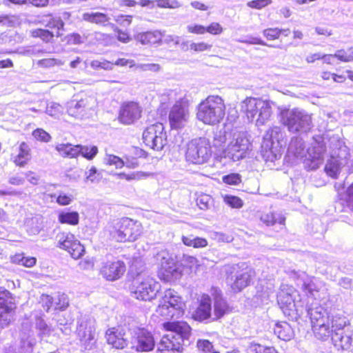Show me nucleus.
Returning <instances> with one entry per match:
<instances>
[{
    "label": "nucleus",
    "mask_w": 353,
    "mask_h": 353,
    "mask_svg": "<svg viewBox=\"0 0 353 353\" xmlns=\"http://www.w3.org/2000/svg\"><path fill=\"white\" fill-rule=\"evenodd\" d=\"M274 332L278 338L283 341H289L294 336L291 326L285 321L276 323L274 327Z\"/></svg>",
    "instance_id": "32"
},
{
    "label": "nucleus",
    "mask_w": 353,
    "mask_h": 353,
    "mask_svg": "<svg viewBox=\"0 0 353 353\" xmlns=\"http://www.w3.org/2000/svg\"><path fill=\"white\" fill-rule=\"evenodd\" d=\"M163 327L168 333L161 338L157 352L181 353L183 341L190 334V325L184 321H174L163 323Z\"/></svg>",
    "instance_id": "2"
},
{
    "label": "nucleus",
    "mask_w": 353,
    "mask_h": 353,
    "mask_svg": "<svg viewBox=\"0 0 353 353\" xmlns=\"http://www.w3.org/2000/svg\"><path fill=\"white\" fill-rule=\"evenodd\" d=\"M31 159L30 150L29 146L24 142L21 143L19 147L18 152L15 155H12L13 162L20 167L25 166Z\"/></svg>",
    "instance_id": "31"
},
{
    "label": "nucleus",
    "mask_w": 353,
    "mask_h": 353,
    "mask_svg": "<svg viewBox=\"0 0 353 353\" xmlns=\"http://www.w3.org/2000/svg\"><path fill=\"white\" fill-rule=\"evenodd\" d=\"M223 181L229 185H238L241 183V176L239 174H230L223 177Z\"/></svg>",
    "instance_id": "64"
},
{
    "label": "nucleus",
    "mask_w": 353,
    "mask_h": 353,
    "mask_svg": "<svg viewBox=\"0 0 353 353\" xmlns=\"http://www.w3.org/2000/svg\"><path fill=\"white\" fill-rule=\"evenodd\" d=\"M250 350L254 353H276L273 347L264 346L257 343H252L250 346Z\"/></svg>",
    "instance_id": "54"
},
{
    "label": "nucleus",
    "mask_w": 353,
    "mask_h": 353,
    "mask_svg": "<svg viewBox=\"0 0 353 353\" xmlns=\"http://www.w3.org/2000/svg\"><path fill=\"white\" fill-rule=\"evenodd\" d=\"M150 175V173L141 171L131 172L129 173L120 172L116 174V176H117L118 179H125L128 181H139L141 179H146Z\"/></svg>",
    "instance_id": "39"
},
{
    "label": "nucleus",
    "mask_w": 353,
    "mask_h": 353,
    "mask_svg": "<svg viewBox=\"0 0 353 353\" xmlns=\"http://www.w3.org/2000/svg\"><path fill=\"white\" fill-rule=\"evenodd\" d=\"M161 65L157 63H139L136 65V70L140 71H151L158 72L161 70Z\"/></svg>",
    "instance_id": "57"
},
{
    "label": "nucleus",
    "mask_w": 353,
    "mask_h": 353,
    "mask_svg": "<svg viewBox=\"0 0 353 353\" xmlns=\"http://www.w3.org/2000/svg\"><path fill=\"white\" fill-rule=\"evenodd\" d=\"M176 92L174 90H165L161 96V103L165 104L171 101L176 99Z\"/></svg>",
    "instance_id": "63"
},
{
    "label": "nucleus",
    "mask_w": 353,
    "mask_h": 353,
    "mask_svg": "<svg viewBox=\"0 0 353 353\" xmlns=\"http://www.w3.org/2000/svg\"><path fill=\"white\" fill-rule=\"evenodd\" d=\"M285 132L274 126L265 134L261 145V153L267 161L274 162L281 157V148L285 145Z\"/></svg>",
    "instance_id": "9"
},
{
    "label": "nucleus",
    "mask_w": 353,
    "mask_h": 353,
    "mask_svg": "<svg viewBox=\"0 0 353 353\" xmlns=\"http://www.w3.org/2000/svg\"><path fill=\"white\" fill-rule=\"evenodd\" d=\"M182 241L185 245L194 248H203L208 245V241L205 239L193 235L183 236Z\"/></svg>",
    "instance_id": "37"
},
{
    "label": "nucleus",
    "mask_w": 353,
    "mask_h": 353,
    "mask_svg": "<svg viewBox=\"0 0 353 353\" xmlns=\"http://www.w3.org/2000/svg\"><path fill=\"white\" fill-rule=\"evenodd\" d=\"M125 272V263L119 260L107 261L102 263L99 271L103 278L109 281L118 280Z\"/></svg>",
    "instance_id": "26"
},
{
    "label": "nucleus",
    "mask_w": 353,
    "mask_h": 353,
    "mask_svg": "<svg viewBox=\"0 0 353 353\" xmlns=\"http://www.w3.org/2000/svg\"><path fill=\"white\" fill-rule=\"evenodd\" d=\"M58 221L62 224L76 225L79 221V214L75 211L63 210L58 215Z\"/></svg>",
    "instance_id": "34"
},
{
    "label": "nucleus",
    "mask_w": 353,
    "mask_h": 353,
    "mask_svg": "<svg viewBox=\"0 0 353 353\" xmlns=\"http://www.w3.org/2000/svg\"><path fill=\"white\" fill-rule=\"evenodd\" d=\"M328 142L330 158L325 164V171L330 176L336 178L342 168L349 163V149L338 135L331 137Z\"/></svg>",
    "instance_id": "4"
},
{
    "label": "nucleus",
    "mask_w": 353,
    "mask_h": 353,
    "mask_svg": "<svg viewBox=\"0 0 353 353\" xmlns=\"http://www.w3.org/2000/svg\"><path fill=\"white\" fill-rule=\"evenodd\" d=\"M212 311L211 299L208 294H203L199 305L193 313V317L197 321H204L210 317Z\"/></svg>",
    "instance_id": "28"
},
{
    "label": "nucleus",
    "mask_w": 353,
    "mask_h": 353,
    "mask_svg": "<svg viewBox=\"0 0 353 353\" xmlns=\"http://www.w3.org/2000/svg\"><path fill=\"white\" fill-rule=\"evenodd\" d=\"M326 143L324 139L319 137L314 139L311 146L307 150L305 154L303 147V141L301 138L294 137L290 143L288 156L293 157L296 159H302L304 157L310 162L309 166L310 169H317L323 162L324 154L327 151Z\"/></svg>",
    "instance_id": "3"
},
{
    "label": "nucleus",
    "mask_w": 353,
    "mask_h": 353,
    "mask_svg": "<svg viewBox=\"0 0 353 353\" xmlns=\"http://www.w3.org/2000/svg\"><path fill=\"white\" fill-rule=\"evenodd\" d=\"M102 178L101 172L94 167L92 166L89 170L85 172V182L91 183H99Z\"/></svg>",
    "instance_id": "42"
},
{
    "label": "nucleus",
    "mask_w": 353,
    "mask_h": 353,
    "mask_svg": "<svg viewBox=\"0 0 353 353\" xmlns=\"http://www.w3.org/2000/svg\"><path fill=\"white\" fill-rule=\"evenodd\" d=\"M294 279L296 280V285L301 286L307 294L308 299L322 301L327 297L325 288H322L323 284L316 278L310 277L305 272H292Z\"/></svg>",
    "instance_id": "15"
},
{
    "label": "nucleus",
    "mask_w": 353,
    "mask_h": 353,
    "mask_svg": "<svg viewBox=\"0 0 353 353\" xmlns=\"http://www.w3.org/2000/svg\"><path fill=\"white\" fill-rule=\"evenodd\" d=\"M143 108L138 103L128 101L123 103L120 108L119 119L125 125H131L137 121L142 115Z\"/></svg>",
    "instance_id": "25"
},
{
    "label": "nucleus",
    "mask_w": 353,
    "mask_h": 353,
    "mask_svg": "<svg viewBox=\"0 0 353 353\" xmlns=\"http://www.w3.org/2000/svg\"><path fill=\"white\" fill-rule=\"evenodd\" d=\"M143 140L145 145L154 150H161L167 141V135L161 123H155L146 128L143 132Z\"/></svg>",
    "instance_id": "18"
},
{
    "label": "nucleus",
    "mask_w": 353,
    "mask_h": 353,
    "mask_svg": "<svg viewBox=\"0 0 353 353\" xmlns=\"http://www.w3.org/2000/svg\"><path fill=\"white\" fill-rule=\"evenodd\" d=\"M63 64V63L61 60L54 58L43 59L37 62L39 66L45 68H50L55 65H61Z\"/></svg>",
    "instance_id": "56"
},
{
    "label": "nucleus",
    "mask_w": 353,
    "mask_h": 353,
    "mask_svg": "<svg viewBox=\"0 0 353 353\" xmlns=\"http://www.w3.org/2000/svg\"><path fill=\"white\" fill-rule=\"evenodd\" d=\"M212 156V148L210 141L205 138L194 139L189 141L186 145L185 159L193 164H203Z\"/></svg>",
    "instance_id": "14"
},
{
    "label": "nucleus",
    "mask_w": 353,
    "mask_h": 353,
    "mask_svg": "<svg viewBox=\"0 0 353 353\" xmlns=\"http://www.w3.org/2000/svg\"><path fill=\"white\" fill-rule=\"evenodd\" d=\"M214 300V314L216 319H221L225 314L230 312V307L223 299L221 290L216 288H212L210 291Z\"/></svg>",
    "instance_id": "27"
},
{
    "label": "nucleus",
    "mask_w": 353,
    "mask_h": 353,
    "mask_svg": "<svg viewBox=\"0 0 353 353\" xmlns=\"http://www.w3.org/2000/svg\"><path fill=\"white\" fill-rule=\"evenodd\" d=\"M185 303L179 294L172 289H168L159 301L155 310V315L163 319H178L183 316Z\"/></svg>",
    "instance_id": "8"
},
{
    "label": "nucleus",
    "mask_w": 353,
    "mask_h": 353,
    "mask_svg": "<svg viewBox=\"0 0 353 353\" xmlns=\"http://www.w3.org/2000/svg\"><path fill=\"white\" fill-rule=\"evenodd\" d=\"M52 197L56 198V202L59 205H68L72 203L74 199V196L72 194L66 193L63 191H60L56 194L52 195Z\"/></svg>",
    "instance_id": "44"
},
{
    "label": "nucleus",
    "mask_w": 353,
    "mask_h": 353,
    "mask_svg": "<svg viewBox=\"0 0 353 353\" xmlns=\"http://www.w3.org/2000/svg\"><path fill=\"white\" fill-rule=\"evenodd\" d=\"M161 284L147 273L138 274L130 288L132 297L141 301H150L157 297Z\"/></svg>",
    "instance_id": "10"
},
{
    "label": "nucleus",
    "mask_w": 353,
    "mask_h": 353,
    "mask_svg": "<svg viewBox=\"0 0 353 353\" xmlns=\"http://www.w3.org/2000/svg\"><path fill=\"white\" fill-rule=\"evenodd\" d=\"M62 106L55 102H50L46 105V112L50 117L58 118L63 113Z\"/></svg>",
    "instance_id": "45"
},
{
    "label": "nucleus",
    "mask_w": 353,
    "mask_h": 353,
    "mask_svg": "<svg viewBox=\"0 0 353 353\" xmlns=\"http://www.w3.org/2000/svg\"><path fill=\"white\" fill-rule=\"evenodd\" d=\"M157 5L159 8H177L180 3L176 0H157Z\"/></svg>",
    "instance_id": "62"
},
{
    "label": "nucleus",
    "mask_w": 353,
    "mask_h": 353,
    "mask_svg": "<svg viewBox=\"0 0 353 353\" xmlns=\"http://www.w3.org/2000/svg\"><path fill=\"white\" fill-rule=\"evenodd\" d=\"M36 327L42 338L50 336L53 331V329L48 325L42 319H37Z\"/></svg>",
    "instance_id": "50"
},
{
    "label": "nucleus",
    "mask_w": 353,
    "mask_h": 353,
    "mask_svg": "<svg viewBox=\"0 0 353 353\" xmlns=\"http://www.w3.org/2000/svg\"><path fill=\"white\" fill-rule=\"evenodd\" d=\"M105 337L108 343L116 349H123L127 346L128 343L123 334L114 327L106 331Z\"/></svg>",
    "instance_id": "30"
},
{
    "label": "nucleus",
    "mask_w": 353,
    "mask_h": 353,
    "mask_svg": "<svg viewBox=\"0 0 353 353\" xmlns=\"http://www.w3.org/2000/svg\"><path fill=\"white\" fill-rule=\"evenodd\" d=\"M76 334L80 345L85 351L94 350L97 347L96 322L94 318L81 316L77 322Z\"/></svg>",
    "instance_id": "13"
},
{
    "label": "nucleus",
    "mask_w": 353,
    "mask_h": 353,
    "mask_svg": "<svg viewBox=\"0 0 353 353\" xmlns=\"http://www.w3.org/2000/svg\"><path fill=\"white\" fill-rule=\"evenodd\" d=\"M280 118L281 123L291 132L307 133L313 127L311 115L298 108L281 110Z\"/></svg>",
    "instance_id": "12"
},
{
    "label": "nucleus",
    "mask_w": 353,
    "mask_h": 353,
    "mask_svg": "<svg viewBox=\"0 0 353 353\" xmlns=\"http://www.w3.org/2000/svg\"><path fill=\"white\" fill-rule=\"evenodd\" d=\"M90 66L94 70L103 69L105 70H112L114 68V64L110 61L101 59L92 61Z\"/></svg>",
    "instance_id": "49"
},
{
    "label": "nucleus",
    "mask_w": 353,
    "mask_h": 353,
    "mask_svg": "<svg viewBox=\"0 0 353 353\" xmlns=\"http://www.w3.org/2000/svg\"><path fill=\"white\" fill-rule=\"evenodd\" d=\"M105 163L110 165H114L116 168H121L124 165L123 160L117 156L108 154L105 158Z\"/></svg>",
    "instance_id": "58"
},
{
    "label": "nucleus",
    "mask_w": 353,
    "mask_h": 353,
    "mask_svg": "<svg viewBox=\"0 0 353 353\" xmlns=\"http://www.w3.org/2000/svg\"><path fill=\"white\" fill-rule=\"evenodd\" d=\"M16 303L11 293L3 288H0V327L10 324L12 320Z\"/></svg>",
    "instance_id": "20"
},
{
    "label": "nucleus",
    "mask_w": 353,
    "mask_h": 353,
    "mask_svg": "<svg viewBox=\"0 0 353 353\" xmlns=\"http://www.w3.org/2000/svg\"><path fill=\"white\" fill-rule=\"evenodd\" d=\"M277 302L283 312L290 316L297 312L299 307H303L304 301L293 287L282 285L277 294Z\"/></svg>",
    "instance_id": "16"
},
{
    "label": "nucleus",
    "mask_w": 353,
    "mask_h": 353,
    "mask_svg": "<svg viewBox=\"0 0 353 353\" xmlns=\"http://www.w3.org/2000/svg\"><path fill=\"white\" fill-rule=\"evenodd\" d=\"M56 150L63 157L75 158L79 155V146L70 143H61L56 146Z\"/></svg>",
    "instance_id": "33"
},
{
    "label": "nucleus",
    "mask_w": 353,
    "mask_h": 353,
    "mask_svg": "<svg viewBox=\"0 0 353 353\" xmlns=\"http://www.w3.org/2000/svg\"><path fill=\"white\" fill-rule=\"evenodd\" d=\"M347 325V321L344 316H336L330 321V326L333 330V334L336 332H344V327Z\"/></svg>",
    "instance_id": "41"
},
{
    "label": "nucleus",
    "mask_w": 353,
    "mask_h": 353,
    "mask_svg": "<svg viewBox=\"0 0 353 353\" xmlns=\"http://www.w3.org/2000/svg\"><path fill=\"white\" fill-rule=\"evenodd\" d=\"M332 340L335 346L345 350L349 348L352 339L349 335L345 334L344 332H336L332 334Z\"/></svg>",
    "instance_id": "35"
},
{
    "label": "nucleus",
    "mask_w": 353,
    "mask_h": 353,
    "mask_svg": "<svg viewBox=\"0 0 353 353\" xmlns=\"http://www.w3.org/2000/svg\"><path fill=\"white\" fill-rule=\"evenodd\" d=\"M283 32L282 29L277 28H267L263 30V36L268 40H275L279 37Z\"/></svg>",
    "instance_id": "59"
},
{
    "label": "nucleus",
    "mask_w": 353,
    "mask_h": 353,
    "mask_svg": "<svg viewBox=\"0 0 353 353\" xmlns=\"http://www.w3.org/2000/svg\"><path fill=\"white\" fill-rule=\"evenodd\" d=\"M307 313L310 316L312 327L315 336L320 340L325 341L333 334L330 326V319L327 311L319 303H310Z\"/></svg>",
    "instance_id": "11"
},
{
    "label": "nucleus",
    "mask_w": 353,
    "mask_h": 353,
    "mask_svg": "<svg viewBox=\"0 0 353 353\" xmlns=\"http://www.w3.org/2000/svg\"><path fill=\"white\" fill-rule=\"evenodd\" d=\"M82 18L86 21L100 25H105L109 21V17L101 12H86Z\"/></svg>",
    "instance_id": "38"
},
{
    "label": "nucleus",
    "mask_w": 353,
    "mask_h": 353,
    "mask_svg": "<svg viewBox=\"0 0 353 353\" xmlns=\"http://www.w3.org/2000/svg\"><path fill=\"white\" fill-rule=\"evenodd\" d=\"M33 37H39L44 41H50L53 37L56 36L54 32H50L48 30L35 29L31 31Z\"/></svg>",
    "instance_id": "48"
},
{
    "label": "nucleus",
    "mask_w": 353,
    "mask_h": 353,
    "mask_svg": "<svg viewBox=\"0 0 353 353\" xmlns=\"http://www.w3.org/2000/svg\"><path fill=\"white\" fill-rule=\"evenodd\" d=\"M96 105V100L92 97H85L79 100L72 99L66 103L68 114L77 119H83L89 111Z\"/></svg>",
    "instance_id": "22"
},
{
    "label": "nucleus",
    "mask_w": 353,
    "mask_h": 353,
    "mask_svg": "<svg viewBox=\"0 0 353 353\" xmlns=\"http://www.w3.org/2000/svg\"><path fill=\"white\" fill-rule=\"evenodd\" d=\"M72 321L71 319L65 320V319L59 318L57 320L58 325L60 326V330L63 334L68 335L71 333Z\"/></svg>",
    "instance_id": "60"
},
{
    "label": "nucleus",
    "mask_w": 353,
    "mask_h": 353,
    "mask_svg": "<svg viewBox=\"0 0 353 353\" xmlns=\"http://www.w3.org/2000/svg\"><path fill=\"white\" fill-rule=\"evenodd\" d=\"M285 217L281 213L268 212L261 215V220L267 225H272L279 223L284 225Z\"/></svg>",
    "instance_id": "36"
},
{
    "label": "nucleus",
    "mask_w": 353,
    "mask_h": 353,
    "mask_svg": "<svg viewBox=\"0 0 353 353\" xmlns=\"http://www.w3.org/2000/svg\"><path fill=\"white\" fill-rule=\"evenodd\" d=\"M163 38V33L159 30L140 32L135 36V39L142 45L160 44Z\"/></svg>",
    "instance_id": "29"
},
{
    "label": "nucleus",
    "mask_w": 353,
    "mask_h": 353,
    "mask_svg": "<svg viewBox=\"0 0 353 353\" xmlns=\"http://www.w3.org/2000/svg\"><path fill=\"white\" fill-rule=\"evenodd\" d=\"M219 138L221 143L228 141L223 154L225 158H228L233 161L245 159L252 150L251 137L246 132L234 130L227 132L225 130H221L216 134L215 139L217 140Z\"/></svg>",
    "instance_id": "1"
},
{
    "label": "nucleus",
    "mask_w": 353,
    "mask_h": 353,
    "mask_svg": "<svg viewBox=\"0 0 353 353\" xmlns=\"http://www.w3.org/2000/svg\"><path fill=\"white\" fill-rule=\"evenodd\" d=\"M159 263L158 276L161 280L169 282L177 279L181 276L180 266L172 255L165 250L159 252L156 256Z\"/></svg>",
    "instance_id": "17"
},
{
    "label": "nucleus",
    "mask_w": 353,
    "mask_h": 353,
    "mask_svg": "<svg viewBox=\"0 0 353 353\" xmlns=\"http://www.w3.org/2000/svg\"><path fill=\"white\" fill-rule=\"evenodd\" d=\"M274 103L261 98L247 97L241 102V110L248 120L258 127L265 125L272 114Z\"/></svg>",
    "instance_id": "5"
},
{
    "label": "nucleus",
    "mask_w": 353,
    "mask_h": 353,
    "mask_svg": "<svg viewBox=\"0 0 353 353\" xmlns=\"http://www.w3.org/2000/svg\"><path fill=\"white\" fill-rule=\"evenodd\" d=\"M170 128L180 130L186 126L190 120V111L187 104L176 103L170 109L168 116Z\"/></svg>",
    "instance_id": "23"
},
{
    "label": "nucleus",
    "mask_w": 353,
    "mask_h": 353,
    "mask_svg": "<svg viewBox=\"0 0 353 353\" xmlns=\"http://www.w3.org/2000/svg\"><path fill=\"white\" fill-rule=\"evenodd\" d=\"M225 114V105L219 96H209L201 102L197 108L196 118L205 125L219 123Z\"/></svg>",
    "instance_id": "6"
},
{
    "label": "nucleus",
    "mask_w": 353,
    "mask_h": 353,
    "mask_svg": "<svg viewBox=\"0 0 353 353\" xmlns=\"http://www.w3.org/2000/svg\"><path fill=\"white\" fill-rule=\"evenodd\" d=\"M56 238L57 246L68 251L73 259H78L83 255L85 252L83 245L72 234L61 232L58 234Z\"/></svg>",
    "instance_id": "21"
},
{
    "label": "nucleus",
    "mask_w": 353,
    "mask_h": 353,
    "mask_svg": "<svg viewBox=\"0 0 353 353\" xmlns=\"http://www.w3.org/2000/svg\"><path fill=\"white\" fill-rule=\"evenodd\" d=\"M223 201L227 205L233 208H240L243 205V202L240 198L232 195H225L223 197Z\"/></svg>",
    "instance_id": "55"
},
{
    "label": "nucleus",
    "mask_w": 353,
    "mask_h": 353,
    "mask_svg": "<svg viewBox=\"0 0 353 353\" xmlns=\"http://www.w3.org/2000/svg\"><path fill=\"white\" fill-rule=\"evenodd\" d=\"M13 261L18 263L23 266L31 268L35 265L37 259L34 257H25L18 254L14 256Z\"/></svg>",
    "instance_id": "53"
},
{
    "label": "nucleus",
    "mask_w": 353,
    "mask_h": 353,
    "mask_svg": "<svg viewBox=\"0 0 353 353\" xmlns=\"http://www.w3.org/2000/svg\"><path fill=\"white\" fill-rule=\"evenodd\" d=\"M212 203V197L207 194H200L196 197V204L201 210L208 209Z\"/></svg>",
    "instance_id": "51"
},
{
    "label": "nucleus",
    "mask_w": 353,
    "mask_h": 353,
    "mask_svg": "<svg viewBox=\"0 0 353 353\" xmlns=\"http://www.w3.org/2000/svg\"><path fill=\"white\" fill-rule=\"evenodd\" d=\"M54 307L56 310H64L69 305V299L68 296L64 293H59L54 298Z\"/></svg>",
    "instance_id": "47"
},
{
    "label": "nucleus",
    "mask_w": 353,
    "mask_h": 353,
    "mask_svg": "<svg viewBox=\"0 0 353 353\" xmlns=\"http://www.w3.org/2000/svg\"><path fill=\"white\" fill-rule=\"evenodd\" d=\"M196 346L201 353H219L214 350L212 344L208 340H198Z\"/></svg>",
    "instance_id": "52"
},
{
    "label": "nucleus",
    "mask_w": 353,
    "mask_h": 353,
    "mask_svg": "<svg viewBox=\"0 0 353 353\" xmlns=\"http://www.w3.org/2000/svg\"><path fill=\"white\" fill-rule=\"evenodd\" d=\"M110 235L117 241H134L142 233L141 223L124 217L113 221L108 226Z\"/></svg>",
    "instance_id": "7"
},
{
    "label": "nucleus",
    "mask_w": 353,
    "mask_h": 353,
    "mask_svg": "<svg viewBox=\"0 0 353 353\" xmlns=\"http://www.w3.org/2000/svg\"><path fill=\"white\" fill-rule=\"evenodd\" d=\"M334 56L343 62L352 61H353V48L339 50L334 53Z\"/></svg>",
    "instance_id": "46"
},
{
    "label": "nucleus",
    "mask_w": 353,
    "mask_h": 353,
    "mask_svg": "<svg viewBox=\"0 0 353 353\" xmlns=\"http://www.w3.org/2000/svg\"><path fill=\"white\" fill-rule=\"evenodd\" d=\"M43 21L47 23V27L55 30L56 37L61 35L59 30L63 28L64 23L59 17H54L49 15L43 19Z\"/></svg>",
    "instance_id": "40"
},
{
    "label": "nucleus",
    "mask_w": 353,
    "mask_h": 353,
    "mask_svg": "<svg viewBox=\"0 0 353 353\" xmlns=\"http://www.w3.org/2000/svg\"><path fill=\"white\" fill-rule=\"evenodd\" d=\"M132 340V347L138 352L151 351L155 345L152 334L145 328H135Z\"/></svg>",
    "instance_id": "24"
},
{
    "label": "nucleus",
    "mask_w": 353,
    "mask_h": 353,
    "mask_svg": "<svg viewBox=\"0 0 353 353\" xmlns=\"http://www.w3.org/2000/svg\"><path fill=\"white\" fill-rule=\"evenodd\" d=\"M79 146V155L81 154L83 157L88 160H92L97 154L98 148L94 145H81Z\"/></svg>",
    "instance_id": "43"
},
{
    "label": "nucleus",
    "mask_w": 353,
    "mask_h": 353,
    "mask_svg": "<svg viewBox=\"0 0 353 353\" xmlns=\"http://www.w3.org/2000/svg\"><path fill=\"white\" fill-rule=\"evenodd\" d=\"M234 275L228 278L231 288L235 292H239L247 287L254 276V271L245 263H240L232 266Z\"/></svg>",
    "instance_id": "19"
},
{
    "label": "nucleus",
    "mask_w": 353,
    "mask_h": 353,
    "mask_svg": "<svg viewBox=\"0 0 353 353\" xmlns=\"http://www.w3.org/2000/svg\"><path fill=\"white\" fill-rule=\"evenodd\" d=\"M33 137L39 141L48 142L51 139L50 135L43 129H37L32 132Z\"/></svg>",
    "instance_id": "61"
}]
</instances>
